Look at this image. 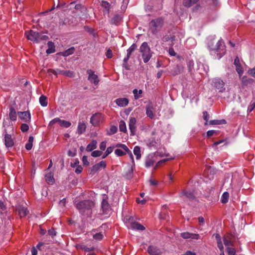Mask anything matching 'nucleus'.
<instances>
[{
	"instance_id": "1",
	"label": "nucleus",
	"mask_w": 255,
	"mask_h": 255,
	"mask_svg": "<svg viewBox=\"0 0 255 255\" xmlns=\"http://www.w3.org/2000/svg\"><path fill=\"white\" fill-rule=\"evenodd\" d=\"M208 48L210 54L216 59H221L226 53L225 45L222 39L219 40L215 45L211 42L208 44Z\"/></svg>"
},
{
	"instance_id": "2",
	"label": "nucleus",
	"mask_w": 255,
	"mask_h": 255,
	"mask_svg": "<svg viewBox=\"0 0 255 255\" xmlns=\"http://www.w3.org/2000/svg\"><path fill=\"white\" fill-rule=\"evenodd\" d=\"M94 206V203L91 200L82 201L76 204V208L84 218L91 216Z\"/></svg>"
},
{
	"instance_id": "3",
	"label": "nucleus",
	"mask_w": 255,
	"mask_h": 255,
	"mask_svg": "<svg viewBox=\"0 0 255 255\" xmlns=\"http://www.w3.org/2000/svg\"><path fill=\"white\" fill-rule=\"evenodd\" d=\"M164 19L160 17L152 19L149 23V29L153 34L160 32L164 25Z\"/></svg>"
},
{
	"instance_id": "4",
	"label": "nucleus",
	"mask_w": 255,
	"mask_h": 255,
	"mask_svg": "<svg viewBox=\"0 0 255 255\" xmlns=\"http://www.w3.org/2000/svg\"><path fill=\"white\" fill-rule=\"evenodd\" d=\"M25 34L28 40L35 43H38L41 41L46 40L48 39V36L46 35H43L41 33L34 31L32 30L26 31Z\"/></svg>"
},
{
	"instance_id": "5",
	"label": "nucleus",
	"mask_w": 255,
	"mask_h": 255,
	"mask_svg": "<svg viewBox=\"0 0 255 255\" xmlns=\"http://www.w3.org/2000/svg\"><path fill=\"white\" fill-rule=\"evenodd\" d=\"M139 51L143 62L145 63H147L152 56V52L147 42H144L142 43L139 48Z\"/></svg>"
},
{
	"instance_id": "6",
	"label": "nucleus",
	"mask_w": 255,
	"mask_h": 255,
	"mask_svg": "<svg viewBox=\"0 0 255 255\" xmlns=\"http://www.w3.org/2000/svg\"><path fill=\"white\" fill-rule=\"evenodd\" d=\"M108 199L107 195H103L101 203L103 218L109 217L112 213L111 208L108 203Z\"/></svg>"
},
{
	"instance_id": "7",
	"label": "nucleus",
	"mask_w": 255,
	"mask_h": 255,
	"mask_svg": "<svg viewBox=\"0 0 255 255\" xmlns=\"http://www.w3.org/2000/svg\"><path fill=\"white\" fill-rule=\"evenodd\" d=\"M0 217L2 222L8 223L11 221V216L7 212L6 208L1 201H0Z\"/></svg>"
},
{
	"instance_id": "8",
	"label": "nucleus",
	"mask_w": 255,
	"mask_h": 255,
	"mask_svg": "<svg viewBox=\"0 0 255 255\" xmlns=\"http://www.w3.org/2000/svg\"><path fill=\"white\" fill-rule=\"evenodd\" d=\"M212 85L219 92H223L225 90L224 82L221 79L215 78L213 79Z\"/></svg>"
},
{
	"instance_id": "9",
	"label": "nucleus",
	"mask_w": 255,
	"mask_h": 255,
	"mask_svg": "<svg viewBox=\"0 0 255 255\" xmlns=\"http://www.w3.org/2000/svg\"><path fill=\"white\" fill-rule=\"evenodd\" d=\"M103 120V117L102 115L100 113H96L91 117L90 123L93 126L97 127L100 125Z\"/></svg>"
},
{
	"instance_id": "10",
	"label": "nucleus",
	"mask_w": 255,
	"mask_h": 255,
	"mask_svg": "<svg viewBox=\"0 0 255 255\" xmlns=\"http://www.w3.org/2000/svg\"><path fill=\"white\" fill-rule=\"evenodd\" d=\"M88 74V79L92 83L95 85H98L99 82V80L98 76L95 74V72L91 69H88L87 71Z\"/></svg>"
},
{
	"instance_id": "11",
	"label": "nucleus",
	"mask_w": 255,
	"mask_h": 255,
	"mask_svg": "<svg viewBox=\"0 0 255 255\" xmlns=\"http://www.w3.org/2000/svg\"><path fill=\"white\" fill-rule=\"evenodd\" d=\"M136 120L134 117L130 118L129 121V128L130 131V135H134L136 133Z\"/></svg>"
},
{
	"instance_id": "12",
	"label": "nucleus",
	"mask_w": 255,
	"mask_h": 255,
	"mask_svg": "<svg viewBox=\"0 0 255 255\" xmlns=\"http://www.w3.org/2000/svg\"><path fill=\"white\" fill-rule=\"evenodd\" d=\"M16 210L20 218L25 216L28 213L25 206L19 204L16 206Z\"/></svg>"
},
{
	"instance_id": "13",
	"label": "nucleus",
	"mask_w": 255,
	"mask_h": 255,
	"mask_svg": "<svg viewBox=\"0 0 255 255\" xmlns=\"http://www.w3.org/2000/svg\"><path fill=\"white\" fill-rule=\"evenodd\" d=\"M115 153L118 156H121L124 155H125L126 153H128L129 155V157L131 160V162L134 165V158L131 152L129 150V151H126L123 149H116L115 150Z\"/></svg>"
},
{
	"instance_id": "14",
	"label": "nucleus",
	"mask_w": 255,
	"mask_h": 255,
	"mask_svg": "<svg viewBox=\"0 0 255 255\" xmlns=\"http://www.w3.org/2000/svg\"><path fill=\"white\" fill-rule=\"evenodd\" d=\"M19 118L23 120L25 122H29L30 121L31 116L28 111L19 112L18 113Z\"/></svg>"
},
{
	"instance_id": "15",
	"label": "nucleus",
	"mask_w": 255,
	"mask_h": 255,
	"mask_svg": "<svg viewBox=\"0 0 255 255\" xmlns=\"http://www.w3.org/2000/svg\"><path fill=\"white\" fill-rule=\"evenodd\" d=\"M4 144L6 147H11L14 144L13 139L10 134L5 133L4 134Z\"/></svg>"
},
{
	"instance_id": "16",
	"label": "nucleus",
	"mask_w": 255,
	"mask_h": 255,
	"mask_svg": "<svg viewBox=\"0 0 255 255\" xmlns=\"http://www.w3.org/2000/svg\"><path fill=\"white\" fill-rule=\"evenodd\" d=\"M147 252L150 255H160L161 254V252L159 248L153 246H150L148 247Z\"/></svg>"
},
{
	"instance_id": "17",
	"label": "nucleus",
	"mask_w": 255,
	"mask_h": 255,
	"mask_svg": "<svg viewBox=\"0 0 255 255\" xmlns=\"http://www.w3.org/2000/svg\"><path fill=\"white\" fill-rule=\"evenodd\" d=\"M137 48V45L135 43H133L130 47L127 50V56L124 58V61L128 62L129 60L130 56L133 51H134Z\"/></svg>"
},
{
	"instance_id": "18",
	"label": "nucleus",
	"mask_w": 255,
	"mask_h": 255,
	"mask_svg": "<svg viewBox=\"0 0 255 255\" xmlns=\"http://www.w3.org/2000/svg\"><path fill=\"white\" fill-rule=\"evenodd\" d=\"M181 236L184 239H198L199 237L198 234H192L189 232H183L181 233Z\"/></svg>"
},
{
	"instance_id": "19",
	"label": "nucleus",
	"mask_w": 255,
	"mask_h": 255,
	"mask_svg": "<svg viewBox=\"0 0 255 255\" xmlns=\"http://www.w3.org/2000/svg\"><path fill=\"white\" fill-rule=\"evenodd\" d=\"M139 219L130 215H127L124 217V222L125 223H138Z\"/></svg>"
},
{
	"instance_id": "20",
	"label": "nucleus",
	"mask_w": 255,
	"mask_h": 255,
	"mask_svg": "<svg viewBox=\"0 0 255 255\" xmlns=\"http://www.w3.org/2000/svg\"><path fill=\"white\" fill-rule=\"evenodd\" d=\"M145 143L146 145L150 148V149H155L156 146V141L155 139L153 138H149L145 140Z\"/></svg>"
},
{
	"instance_id": "21",
	"label": "nucleus",
	"mask_w": 255,
	"mask_h": 255,
	"mask_svg": "<svg viewBox=\"0 0 255 255\" xmlns=\"http://www.w3.org/2000/svg\"><path fill=\"white\" fill-rule=\"evenodd\" d=\"M115 102L119 107H124L128 105L129 101L126 98H123L116 99Z\"/></svg>"
},
{
	"instance_id": "22",
	"label": "nucleus",
	"mask_w": 255,
	"mask_h": 255,
	"mask_svg": "<svg viewBox=\"0 0 255 255\" xmlns=\"http://www.w3.org/2000/svg\"><path fill=\"white\" fill-rule=\"evenodd\" d=\"M127 227L128 229L135 231H143L145 229L142 224H128Z\"/></svg>"
},
{
	"instance_id": "23",
	"label": "nucleus",
	"mask_w": 255,
	"mask_h": 255,
	"mask_svg": "<svg viewBox=\"0 0 255 255\" xmlns=\"http://www.w3.org/2000/svg\"><path fill=\"white\" fill-rule=\"evenodd\" d=\"M154 108L151 104H149L146 107V114L147 116L151 119L154 118L153 114Z\"/></svg>"
},
{
	"instance_id": "24",
	"label": "nucleus",
	"mask_w": 255,
	"mask_h": 255,
	"mask_svg": "<svg viewBox=\"0 0 255 255\" xmlns=\"http://www.w3.org/2000/svg\"><path fill=\"white\" fill-rule=\"evenodd\" d=\"M86 125L84 122H79L77 127V132L79 134H81L85 131Z\"/></svg>"
},
{
	"instance_id": "25",
	"label": "nucleus",
	"mask_w": 255,
	"mask_h": 255,
	"mask_svg": "<svg viewBox=\"0 0 255 255\" xmlns=\"http://www.w3.org/2000/svg\"><path fill=\"white\" fill-rule=\"evenodd\" d=\"M154 157L151 155H149L147 156L146 160H145V166L146 167H149L153 165L154 163Z\"/></svg>"
},
{
	"instance_id": "26",
	"label": "nucleus",
	"mask_w": 255,
	"mask_h": 255,
	"mask_svg": "<svg viewBox=\"0 0 255 255\" xmlns=\"http://www.w3.org/2000/svg\"><path fill=\"white\" fill-rule=\"evenodd\" d=\"M122 19V16L119 14H116L111 20V23L118 25Z\"/></svg>"
},
{
	"instance_id": "27",
	"label": "nucleus",
	"mask_w": 255,
	"mask_h": 255,
	"mask_svg": "<svg viewBox=\"0 0 255 255\" xmlns=\"http://www.w3.org/2000/svg\"><path fill=\"white\" fill-rule=\"evenodd\" d=\"M45 180L48 183L52 184L54 182L53 175L51 172H49L45 175Z\"/></svg>"
},
{
	"instance_id": "28",
	"label": "nucleus",
	"mask_w": 255,
	"mask_h": 255,
	"mask_svg": "<svg viewBox=\"0 0 255 255\" xmlns=\"http://www.w3.org/2000/svg\"><path fill=\"white\" fill-rule=\"evenodd\" d=\"M47 45L48 48L46 51L47 54H51L55 52V45L53 42L49 41L47 43Z\"/></svg>"
},
{
	"instance_id": "29",
	"label": "nucleus",
	"mask_w": 255,
	"mask_h": 255,
	"mask_svg": "<svg viewBox=\"0 0 255 255\" xmlns=\"http://www.w3.org/2000/svg\"><path fill=\"white\" fill-rule=\"evenodd\" d=\"M97 142L95 140H93L86 147V150L87 151H91L95 149L97 147Z\"/></svg>"
},
{
	"instance_id": "30",
	"label": "nucleus",
	"mask_w": 255,
	"mask_h": 255,
	"mask_svg": "<svg viewBox=\"0 0 255 255\" xmlns=\"http://www.w3.org/2000/svg\"><path fill=\"white\" fill-rule=\"evenodd\" d=\"M181 197L185 196L186 198L189 199H193L194 198L195 196L193 192L191 191H183L180 194Z\"/></svg>"
},
{
	"instance_id": "31",
	"label": "nucleus",
	"mask_w": 255,
	"mask_h": 255,
	"mask_svg": "<svg viewBox=\"0 0 255 255\" xmlns=\"http://www.w3.org/2000/svg\"><path fill=\"white\" fill-rule=\"evenodd\" d=\"M101 5L102 7L104 8V12L109 13V11L111 6L110 4L107 1H102Z\"/></svg>"
},
{
	"instance_id": "32",
	"label": "nucleus",
	"mask_w": 255,
	"mask_h": 255,
	"mask_svg": "<svg viewBox=\"0 0 255 255\" xmlns=\"http://www.w3.org/2000/svg\"><path fill=\"white\" fill-rule=\"evenodd\" d=\"M33 140H34L33 137V136H29V139H28V141L26 143V144H25V148L27 150H30L32 148V146H33Z\"/></svg>"
},
{
	"instance_id": "33",
	"label": "nucleus",
	"mask_w": 255,
	"mask_h": 255,
	"mask_svg": "<svg viewBox=\"0 0 255 255\" xmlns=\"http://www.w3.org/2000/svg\"><path fill=\"white\" fill-rule=\"evenodd\" d=\"M17 115L15 109L13 108H10L9 110V118L12 121H15L16 119Z\"/></svg>"
},
{
	"instance_id": "34",
	"label": "nucleus",
	"mask_w": 255,
	"mask_h": 255,
	"mask_svg": "<svg viewBox=\"0 0 255 255\" xmlns=\"http://www.w3.org/2000/svg\"><path fill=\"white\" fill-rule=\"evenodd\" d=\"M199 0H184L183 5L186 7H190L196 3Z\"/></svg>"
},
{
	"instance_id": "35",
	"label": "nucleus",
	"mask_w": 255,
	"mask_h": 255,
	"mask_svg": "<svg viewBox=\"0 0 255 255\" xmlns=\"http://www.w3.org/2000/svg\"><path fill=\"white\" fill-rule=\"evenodd\" d=\"M133 153L136 156V159L138 160L141 157L140 148L139 146H136L133 149Z\"/></svg>"
},
{
	"instance_id": "36",
	"label": "nucleus",
	"mask_w": 255,
	"mask_h": 255,
	"mask_svg": "<svg viewBox=\"0 0 255 255\" xmlns=\"http://www.w3.org/2000/svg\"><path fill=\"white\" fill-rule=\"evenodd\" d=\"M133 94L134 95V98L135 100H137L139 98L141 97V95L142 94V90L137 89H134L132 91Z\"/></svg>"
},
{
	"instance_id": "37",
	"label": "nucleus",
	"mask_w": 255,
	"mask_h": 255,
	"mask_svg": "<svg viewBox=\"0 0 255 255\" xmlns=\"http://www.w3.org/2000/svg\"><path fill=\"white\" fill-rule=\"evenodd\" d=\"M119 129L121 131L126 132L127 131L126 123L122 120L119 123Z\"/></svg>"
},
{
	"instance_id": "38",
	"label": "nucleus",
	"mask_w": 255,
	"mask_h": 255,
	"mask_svg": "<svg viewBox=\"0 0 255 255\" xmlns=\"http://www.w3.org/2000/svg\"><path fill=\"white\" fill-rule=\"evenodd\" d=\"M135 164L134 163V165L132 163V165L129 167V169L128 170V171L125 175V177L128 178L129 179L131 178L132 172H133V167H134Z\"/></svg>"
},
{
	"instance_id": "39",
	"label": "nucleus",
	"mask_w": 255,
	"mask_h": 255,
	"mask_svg": "<svg viewBox=\"0 0 255 255\" xmlns=\"http://www.w3.org/2000/svg\"><path fill=\"white\" fill-rule=\"evenodd\" d=\"M47 98L46 96L44 95H41L39 99V103L41 106L46 107L47 106V102L46 100Z\"/></svg>"
},
{
	"instance_id": "40",
	"label": "nucleus",
	"mask_w": 255,
	"mask_h": 255,
	"mask_svg": "<svg viewBox=\"0 0 255 255\" xmlns=\"http://www.w3.org/2000/svg\"><path fill=\"white\" fill-rule=\"evenodd\" d=\"M229 194L227 192H225L222 195L221 202L223 203H226L228 201Z\"/></svg>"
},
{
	"instance_id": "41",
	"label": "nucleus",
	"mask_w": 255,
	"mask_h": 255,
	"mask_svg": "<svg viewBox=\"0 0 255 255\" xmlns=\"http://www.w3.org/2000/svg\"><path fill=\"white\" fill-rule=\"evenodd\" d=\"M242 82L244 85H248L249 84H252L253 82V80L251 78H247L244 76L242 79Z\"/></svg>"
},
{
	"instance_id": "42",
	"label": "nucleus",
	"mask_w": 255,
	"mask_h": 255,
	"mask_svg": "<svg viewBox=\"0 0 255 255\" xmlns=\"http://www.w3.org/2000/svg\"><path fill=\"white\" fill-rule=\"evenodd\" d=\"M74 52V47H71L70 48H69L67 50L64 51L62 53V55L64 56H68L72 54Z\"/></svg>"
},
{
	"instance_id": "43",
	"label": "nucleus",
	"mask_w": 255,
	"mask_h": 255,
	"mask_svg": "<svg viewBox=\"0 0 255 255\" xmlns=\"http://www.w3.org/2000/svg\"><path fill=\"white\" fill-rule=\"evenodd\" d=\"M77 248L78 249H81L86 252H90L93 250L92 248H88L85 245H78L77 246Z\"/></svg>"
},
{
	"instance_id": "44",
	"label": "nucleus",
	"mask_w": 255,
	"mask_h": 255,
	"mask_svg": "<svg viewBox=\"0 0 255 255\" xmlns=\"http://www.w3.org/2000/svg\"><path fill=\"white\" fill-rule=\"evenodd\" d=\"M71 124L70 122L65 121V120H60L59 125L61 127L64 128H68L71 126Z\"/></svg>"
},
{
	"instance_id": "45",
	"label": "nucleus",
	"mask_w": 255,
	"mask_h": 255,
	"mask_svg": "<svg viewBox=\"0 0 255 255\" xmlns=\"http://www.w3.org/2000/svg\"><path fill=\"white\" fill-rule=\"evenodd\" d=\"M223 241H224V244L226 246H232V243L230 238H229L228 237H224Z\"/></svg>"
},
{
	"instance_id": "46",
	"label": "nucleus",
	"mask_w": 255,
	"mask_h": 255,
	"mask_svg": "<svg viewBox=\"0 0 255 255\" xmlns=\"http://www.w3.org/2000/svg\"><path fill=\"white\" fill-rule=\"evenodd\" d=\"M61 74L64 75L69 77H73L74 76V72L71 71H62L61 72Z\"/></svg>"
},
{
	"instance_id": "47",
	"label": "nucleus",
	"mask_w": 255,
	"mask_h": 255,
	"mask_svg": "<svg viewBox=\"0 0 255 255\" xmlns=\"http://www.w3.org/2000/svg\"><path fill=\"white\" fill-rule=\"evenodd\" d=\"M100 169L99 168L98 166L97 165V164H96L95 165L93 166L91 168L90 174L93 175L98 171H99Z\"/></svg>"
},
{
	"instance_id": "48",
	"label": "nucleus",
	"mask_w": 255,
	"mask_h": 255,
	"mask_svg": "<svg viewBox=\"0 0 255 255\" xmlns=\"http://www.w3.org/2000/svg\"><path fill=\"white\" fill-rule=\"evenodd\" d=\"M93 238L96 240L100 241L103 238V234L102 232L97 233L93 235Z\"/></svg>"
},
{
	"instance_id": "49",
	"label": "nucleus",
	"mask_w": 255,
	"mask_h": 255,
	"mask_svg": "<svg viewBox=\"0 0 255 255\" xmlns=\"http://www.w3.org/2000/svg\"><path fill=\"white\" fill-rule=\"evenodd\" d=\"M60 120H61V119H60L58 118H56L53 119L52 120H51L50 122V123L49 124V126H52L53 125H54V124H58V125H59Z\"/></svg>"
},
{
	"instance_id": "50",
	"label": "nucleus",
	"mask_w": 255,
	"mask_h": 255,
	"mask_svg": "<svg viewBox=\"0 0 255 255\" xmlns=\"http://www.w3.org/2000/svg\"><path fill=\"white\" fill-rule=\"evenodd\" d=\"M117 131V128L115 126H113L110 128L109 130L108 131V134L109 135H112L115 133Z\"/></svg>"
},
{
	"instance_id": "51",
	"label": "nucleus",
	"mask_w": 255,
	"mask_h": 255,
	"mask_svg": "<svg viewBox=\"0 0 255 255\" xmlns=\"http://www.w3.org/2000/svg\"><path fill=\"white\" fill-rule=\"evenodd\" d=\"M115 147H121L122 149L125 150L126 151H129V150L128 148V147L125 144H124L118 143L115 145Z\"/></svg>"
},
{
	"instance_id": "52",
	"label": "nucleus",
	"mask_w": 255,
	"mask_h": 255,
	"mask_svg": "<svg viewBox=\"0 0 255 255\" xmlns=\"http://www.w3.org/2000/svg\"><path fill=\"white\" fill-rule=\"evenodd\" d=\"M227 251L228 254V255H236V251L233 248L228 247L227 248Z\"/></svg>"
},
{
	"instance_id": "53",
	"label": "nucleus",
	"mask_w": 255,
	"mask_h": 255,
	"mask_svg": "<svg viewBox=\"0 0 255 255\" xmlns=\"http://www.w3.org/2000/svg\"><path fill=\"white\" fill-rule=\"evenodd\" d=\"M203 117L204 120L206 121V123H205V125H207L208 124V121L209 119V115L207 112L204 111L203 113Z\"/></svg>"
},
{
	"instance_id": "54",
	"label": "nucleus",
	"mask_w": 255,
	"mask_h": 255,
	"mask_svg": "<svg viewBox=\"0 0 255 255\" xmlns=\"http://www.w3.org/2000/svg\"><path fill=\"white\" fill-rule=\"evenodd\" d=\"M102 152L100 150H95L92 152L91 155L93 157H99L102 155Z\"/></svg>"
},
{
	"instance_id": "55",
	"label": "nucleus",
	"mask_w": 255,
	"mask_h": 255,
	"mask_svg": "<svg viewBox=\"0 0 255 255\" xmlns=\"http://www.w3.org/2000/svg\"><path fill=\"white\" fill-rule=\"evenodd\" d=\"M236 71L238 72V73L239 74L240 77L244 73V71L242 69L241 65H238L237 66H236Z\"/></svg>"
},
{
	"instance_id": "56",
	"label": "nucleus",
	"mask_w": 255,
	"mask_h": 255,
	"mask_svg": "<svg viewBox=\"0 0 255 255\" xmlns=\"http://www.w3.org/2000/svg\"><path fill=\"white\" fill-rule=\"evenodd\" d=\"M48 235L50 236L52 238L56 235V232L54 228H51L48 231Z\"/></svg>"
},
{
	"instance_id": "57",
	"label": "nucleus",
	"mask_w": 255,
	"mask_h": 255,
	"mask_svg": "<svg viewBox=\"0 0 255 255\" xmlns=\"http://www.w3.org/2000/svg\"><path fill=\"white\" fill-rule=\"evenodd\" d=\"M29 129V126L26 124H22L21 126V130L22 132H26Z\"/></svg>"
},
{
	"instance_id": "58",
	"label": "nucleus",
	"mask_w": 255,
	"mask_h": 255,
	"mask_svg": "<svg viewBox=\"0 0 255 255\" xmlns=\"http://www.w3.org/2000/svg\"><path fill=\"white\" fill-rule=\"evenodd\" d=\"M255 108V102L251 103L250 105L248 107L247 112L248 113L251 112Z\"/></svg>"
},
{
	"instance_id": "59",
	"label": "nucleus",
	"mask_w": 255,
	"mask_h": 255,
	"mask_svg": "<svg viewBox=\"0 0 255 255\" xmlns=\"http://www.w3.org/2000/svg\"><path fill=\"white\" fill-rule=\"evenodd\" d=\"M128 2V0H123V4L121 6V9L122 10H125L127 8V5Z\"/></svg>"
},
{
	"instance_id": "60",
	"label": "nucleus",
	"mask_w": 255,
	"mask_h": 255,
	"mask_svg": "<svg viewBox=\"0 0 255 255\" xmlns=\"http://www.w3.org/2000/svg\"><path fill=\"white\" fill-rule=\"evenodd\" d=\"M114 148V146L108 147L105 151L106 156H108L109 154L112 153L113 151Z\"/></svg>"
},
{
	"instance_id": "61",
	"label": "nucleus",
	"mask_w": 255,
	"mask_h": 255,
	"mask_svg": "<svg viewBox=\"0 0 255 255\" xmlns=\"http://www.w3.org/2000/svg\"><path fill=\"white\" fill-rule=\"evenodd\" d=\"M97 165L98 166L100 169L101 168H105L106 167V163L104 161L100 162L99 163H97Z\"/></svg>"
},
{
	"instance_id": "62",
	"label": "nucleus",
	"mask_w": 255,
	"mask_h": 255,
	"mask_svg": "<svg viewBox=\"0 0 255 255\" xmlns=\"http://www.w3.org/2000/svg\"><path fill=\"white\" fill-rule=\"evenodd\" d=\"M222 123L221 121L211 120L209 122V124L212 125H220Z\"/></svg>"
},
{
	"instance_id": "63",
	"label": "nucleus",
	"mask_w": 255,
	"mask_h": 255,
	"mask_svg": "<svg viewBox=\"0 0 255 255\" xmlns=\"http://www.w3.org/2000/svg\"><path fill=\"white\" fill-rule=\"evenodd\" d=\"M79 161L78 159H76L74 162H71L70 165L73 168H75L79 166Z\"/></svg>"
},
{
	"instance_id": "64",
	"label": "nucleus",
	"mask_w": 255,
	"mask_h": 255,
	"mask_svg": "<svg viewBox=\"0 0 255 255\" xmlns=\"http://www.w3.org/2000/svg\"><path fill=\"white\" fill-rule=\"evenodd\" d=\"M76 168V169H75V173H77V174H80L82 172V170H83V168L81 166V165H79L77 167H75Z\"/></svg>"
}]
</instances>
